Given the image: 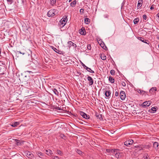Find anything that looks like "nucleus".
I'll return each mask as SVG.
<instances>
[{
	"label": "nucleus",
	"instance_id": "obj_1",
	"mask_svg": "<svg viewBox=\"0 0 159 159\" xmlns=\"http://www.w3.org/2000/svg\"><path fill=\"white\" fill-rule=\"evenodd\" d=\"M67 16H66L63 17V18L60 21L59 23V27H60V29L61 31L62 30L61 29L66 24V22L67 21Z\"/></svg>",
	"mask_w": 159,
	"mask_h": 159
},
{
	"label": "nucleus",
	"instance_id": "obj_2",
	"mask_svg": "<svg viewBox=\"0 0 159 159\" xmlns=\"http://www.w3.org/2000/svg\"><path fill=\"white\" fill-rule=\"evenodd\" d=\"M32 61H28L26 62L27 66H31L32 67H37L39 65L38 62L35 59L32 60Z\"/></svg>",
	"mask_w": 159,
	"mask_h": 159
},
{
	"label": "nucleus",
	"instance_id": "obj_3",
	"mask_svg": "<svg viewBox=\"0 0 159 159\" xmlns=\"http://www.w3.org/2000/svg\"><path fill=\"white\" fill-rule=\"evenodd\" d=\"M57 10L55 9L50 10L48 12V17L53 16L56 15Z\"/></svg>",
	"mask_w": 159,
	"mask_h": 159
},
{
	"label": "nucleus",
	"instance_id": "obj_4",
	"mask_svg": "<svg viewBox=\"0 0 159 159\" xmlns=\"http://www.w3.org/2000/svg\"><path fill=\"white\" fill-rule=\"evenodd\" d=\"M26 156L30 159H32L34 157V155L30 152L28 151H26L24 152Z\"/></svg>",
	"mask_w": 159,
	"mask_h": 159
},
{
	"label": "nucleus",
	"instance_id": "obj_5",
	"mask_svg": "<svg viewBox=\"0 0 159 159\" xmlns=\"http://www.w3.org/2000/svg\"><path fill=\"white\" fill-rule=\"evenodd\" d=\"M116 151H117V149H106V151L109 153L108 154L110 155H114Z\"/></svg>",
	"mask_w": 159,
	"mask_h": 159
},
{
	"label": "nucleus",
	"instance_id": "obj_6",
	"mask_svg": "<svg viewBox=\"0 0 159 159\" xmlns=\"http://www.w3.org/2000/svg\"><path fill=\"white\" fill-rule=\"evenodd\" d=\"M68 47L70 48L72 47L74 48H76L77 46L76 44L74 43L73 42L71 41H69L68 43Z\"/></svg>",
	"mask_w": 159,
	"mask_h": 159
},
{
	"label": "nucleus",
	"instance_id": "obj_7",
	"mask_svg": "<svg viewBox=\"0 0 159 159\" xmlns=\"http://www.w3.org/2000/svg\"><path fill=\"white\" fill-rule=\"evenodd\" d=\"M151 103L150 101H146L143 102L142 105V106L143 107H146L149 106Z\"/></svg>",
	"mask_w": 159,
	"mask_h": 159
},
{
	"label": "nucleus",
	"instance_id": "obj_8",
	"mask_svg": "<svg viewBox=\"0 0 159 159\" xmlns=\"http://www.w3.org/2000/svg\"><path fill=\"white\" fill-rule=\"evenodd\" d=\"M80 114L84 118L87 119H89L90 118V116L89 115H87L86 113L82 111L80 112Z\"/></svg>",
	"mask_w": 159,
	"mask_h": 159
},
{
	"label": "nucleus",
	"instance_id": "obj_9",
	"mask_svg": "<svg viewBox=\"0 0 159 159\" xmlns=\"http://www.w3.org/2000/svg\"><path fill=\"white\" fill-rule=\"evenodd\" d=\"M122 153H120L119 152V150L117 149V151H116V152H115L114 155L116 158H119L122 157Z\"/></svg>",
	"mask_w": 159,
	"mask_h": 159
},
{
	"label": "nucleus",
	"instance_id": "obj_10",
	"mask_svg": "<svg viewBox=\"0 0 159 159\" xmlns=\"http://www.w3.org/2000/svg\"><path fill=\"white\" fill-rule=\"evenodd\" d=\"M120 97L121 100H124L125 98V92L123 91H121L120 93Z\"/></svg>",
	"mask_w": 159,
	"mask_h": 159
},
{
	"label": "nucleus",
	"instance_id": "obj_11",
	"mask_svg": "<svg viewBox=\"0 0 159 159\" xmlns=\"http://www.w3.org/2000/svg\"><path fill=\"white\" fill-rule=\"evenodd\" d=\"M133 142V140L132 139H129L127 141H126L124 142V144L127 146L130 145L132 144Z\"/></svg>",
	"mask_w": 159,
	"mask_h": 159
},
{
	"label": "nucleus",
	"instance_id": "obj_12",
	"mask_svg": "<svg viewBox=\"0 0 159 159\" xmlns=\"http://www.w3.org/2000/svg\"><path fill=\"white\" fill-rule=\"evenodd\" d=\"M87 80L89 81V86H91L93 84V81L92 78L91 77L88 76L87 77Z\"/></svg>",
	"mask_w": 159,
	"mask_h": 159
},
{
	"label": "nucleus",
	"instance_id": "obj_13",
	"mask_svg": "<svg viewBox=\"0 0 159 159\" xmlns=\"http://www.w3.org/2000/svg\"><path fill=\"white\" fill-rule=\"evenodd\" d=\"M138 39L142 42L148 44H149V42L148 40L146 39L145 40L142 37H138Z\"/></svg>",
	"mask_w": 159,
	"mask_h": 159
},
{
	"label": "nucleus",
	"instance_id": "obj_14",
	"mask_svg": "<svg viewBox=\"0 0 159 159\" xmlns=\"http://www.w3.org/2000/svg\"><path fill=\"white\" fill-rule=\"evenodd\" d=\"M111 94V91L109 90H106L105 91V96L107 98H109Z\"/></svg>",
	"mask_w": 159,
	"mask_h": 159
},
{
	"label": "nucleus",
	"instance_id": "obj_15",
	"mask_svg": "<svg viewBox=\"0 0 159 159\" xmlns=\"http://www.w3.org/2000/svg\"><path fill=\"white\" fill-rule=\"evenodd\" d=\"M151 145L150 144L142 145V150H144L145 149H149V148L151 147Z\"/></svg>",
	"mask_w": 159,
	"mask_h": 159
},
{
	"label": "nucleus",
	"instance_id": "obj_16",
	"mask_svg": "<svg viewBox=\"0 0 159 159\" xmlns=\"http://www.w3.org/2000/svg\"><path fill=\"white\" fill-rule=\"evenodd\" d=\"M79 33L81 35H84L86 34V32L84 28L82 27L81 30L79 31Z\"/></svg>",
	"mask_w": 159,
	"mask_h": 159
},
{
	"label": "nucleus",
	"instance_id": "obj_17",
	"mask_svg": "<svg viewBox=\"0 0 159 159\" xmlns=\"http://www.w3.org/2000/svg\"><path fill=\"white\" fill-rule=\"evenodd\" d=\"M157 91V89L156 87H153L152 88L149 90V92L151 93H152L153 94L155 93V91Z\"/></svg>",
	"mask_w": 159,
	"mask_h": 159
},
{
	"label": "nucleus",
	"instance_id": "obj_18",
	"mask_svg": "<svg viewBox=\"0 0 159 159\" xmlns=\"http://www.w3.org/2000/svg\"><path fill=\"white\" fill-rule=\"evenodd\" d=\"M134 148H136L137 149H135V150L137 151H141L143 150L142 145H139L134 146Z\"/></svg>",
	"mask_w": 159,
	"mask_h": 159
},
{
	"label": "nucleus",
	"instance_id": "obj_19",
	"mask_svg": "<svg viewBox=\"0 0 159 159\" xmlns=\"http://www.w3.org/2000/svg\"><path fill=\"white\" fill-rule=\"evenodd\" d=\"M159 146V143L157 142H154L153 143V147L156 150L158 149V146Z\"/></svg>",
	"mask_w": 159,
	"mask_h": 159
},
{
	"label": "nucleus",
	"instance_id": "obj_20",
	"mask_svg": "<svg viewBox=\"0 0 159 159\" xmlns=\"http://www.w3.org/2000/svg\"><path fill=\"white\" fill-rule=\"evenodd\" d=\"M143 0H139L137 4V8H139L142 6Z\"/></svg>",
	"mask_w": 159,
	"mask_h": 159
},
{
	"label": "nucleus",
	"instance_id": "obj_21",
	"mask_svg": "<svg viewBox=\"0 0 159 159\" xmlns=\"http://www.w3.org/2000/svg\"><path fill=\"white\" fill-rule=\"evenodd\" d=\"M57 0H50L49 2L51 6H53L56 4Z\"/></svg>",
	"mask_w": 159,
	"mask_h": 159
},
{
	"label": "nucleus",
	"instance_id": "obj_22",
	"mask_svg": "<svg viewBox=\"0 0 159 159\" xmlns=\"http://www.w3.org/2000/svg\"><path fill=\"white\" fill-rule=\"evenodd\" d=\"M157 107H152L150 110H149V111L151 113H155L157 110Z\"/></svg>",
	"mask_w": 159,
	"mask_h": 159
},
{
	"label": "nucleus",
	"instance_id": "obj_23",
	"mask_svg": "<svg viewBox=\"0 0 159 159\" xmlns=\"http://www.w3.org/2000/svg\"><path fill=\"white\" fill-rule=\"evenodd\" d=\"M46 154L48 156L52 155L53 154L52 151L50 150H46Z\"/></svg>",
	"mask_w": 159,
	"mask_h": 159
},
{
	"label": "nucleus",
	"instance_id": "obj_24",
	"mask_svg": "<svg viewBox=\"0 0 159 159\" xmlns=\"http://www.w3.org/2000/svg\"><path fill=\"white\" fill-rule=\"evenodd\" d=\"M19 125V122H14L11 125L12 126L16 127L17 125Z\"/></svg>",
	"mask_w": 159,
	"mask_h": 159
},
{
	"label": "nucleus",
	"instance_id": "obj_25",
	"mask_svg": "<svg viewBox=\"0 0 159 159\" xmlns=\"http://www.w3.org/2000/svg\"><path fill=\"white\" fill-rule=\"evenodd\" d=\"M37 155L40 158H42L41 157L44 156V154L40 152H36Z\"/></svg>",
	"mask_w": 159,
	"mask_h": 159
},
{
	"label": "nucleus",
	"instance_id": "obj_26",
	"mask_svg": "<svg viewBox=\"0 0 159 159\" xmlns=\"http://www.w3.org/2000/svg\"><path fill=\"white\" fill-rule=\"evenodd\" d=\"M77 3V1L76 0L73 1L70 3V6L74 7L75 6Z\"/></svg>",
	"mask_w": 159,
	"mask_h": 159
},
{
	"label": "nucleus",
	"instance_id": "obj_27",
	"mask_svg": "<svg viewBox=\"0 0 159 159\" xmlns=\"http://www.w3.org/2000/svg\"><path fill=\"white\" fill-rule=\"evenodd\" d=\"M85 69H86L87 71L89 72L90 73H94V72L93 70H92L90 68H89L87 66L86 67Z\"/></svg>",
	"mask_w": 159,
	"mask_h": 159
},
{
	"label": "nucleus",
	"instance_id": "obj_28",
	"mask_svg": "<svg viewBox=\"0 0 159 159\" xmlns=\"http://www.w3.org/2000/svg\"><path fill=\"white\" fill-rule=\"evenodd\" d=\"M51 48L53 50H54L55 52H56L57 53H59V52L60 51H59L58 50H57V48H55V47H54L53 46H51Z\"/></svg>",
	"mask_w": 159,
	"mask_h": 159
},
{
	"label": "nucleus",
	"instance_id": "obj_29",
	"mask_svg": "<svg viewBox=\"0 0 159 159\" xmlns=\"http://www.w3.org/2000/svg\"><path fill=\"white\" fill-rule=\"evenodd\" d=\"M84 22L86 24H88L90 23V20L88 18H84Z\"/></svg>",
	"mask_w": 159,
	"mask_h": 159
},
{
	"label": "nucleus",
	"instance_id": "obj_30",
	"mask_svg": "<svg viewBox=\"0 0 159 159\" xmlns=\"http://www.w3.org/2000/svg\"><path fill=\"white\" fill-rule=\"evenodd\" d=\"M52 91H53V93L55 95H56L57 96H58L59 93H58V91H57V89H56L55 88H53L52 89Z\"/></svg>",
	"mask_w": 159,
	"mask_h": 159
},
{
	"label": "nucleus",
	"instance_id": "obj_31",
	"mask_svg": "<svg viewBox=\"0 0 159 159\" xmlns=\"http://www.w3.org/2000/svg\"><path fill=\"white\" fill-rule=\"evenodd\" d=\"M14 140L16 142V143L17 145L18 146L21 145V143L20 140L17 139H15Z\"/></svg>",
	"mask_w": 159,
	"mask_h": 159
},
{
	"label": "nucleus",
	"instance_id": "obj_32",
	"mask_svg": "<svg viewBox=\"0 0 159 159\" xmlns=\"http://www.w3.org/2000/svg\"><path fill=\"white\" fill-rule=\"evenodd\" d=\"M96 116L97 117H98L100 120H102V116L101 114H99L97 113L96 114Z\"/></svg>",
	"mask_w": 159,
	"mask_h": 159
},
{
	"label": "nucleus",
	"instance_id": "obj_33",
	"mask_svg": "<svg viewBox=\"0 0 159 159\" xmlns=\"http://www.w3.org/2000/svg\"><path fill=\"white\" fill-rule=\"evenodd\" d=\"M101 59L103 60H104L106 59V57L104 54H101L100 56Z\"/></svg>",
	"mask_w": 159,
	"mask_h": 159
},
{
	"label": "nucleus",
	"instance_id": "obj_34",
	"mask_svg": "<svg viewBox=\"0 0 159 159\" xmlns=\"http://www.w3.org/2000/svg\"><path fill=\"white\" fill-rule=\"evenodd\" d=\"M139 21V19L138 18L135 19L134 20V24H137Z\"/></svg>",
	"mask_w": 159,
	"mask_h": 159
},
{
	"label": "nucleus",
	"instance_id": "obj_35",
	"mask_svg": "<svg viewBox=\"0 0 159 159\" xmlns=\"http://www.w3.org/2000/svg\"><path fill=\"white\" fill-rule=\"evenodd\" d=\"M109 80L110 81V82L112 83H114V79L113 78V77H111V76L109 77Z\"/></svg>",
	"mask_w": 159,
	"mask_h": 159
},
{
	"label": "nucleus",
	"instance_id": "obj_36",
	"mask_svg": "<svg viewBox=\"0 0 159 159\" xmlns=\"http://www.w3.org/2000/svg\"><path fill=\"white\" fill-rule=\"evenodd\" d=\"M144 159H150L149 155L147 153H145L144 155Z\"/></svg>",
	"mask_w": 159,
	"mask_h": 159
},
{
	"label": "nucleus",
	"instance_id": "obj_37",
	"mask_svg": "<svg viewBox=\"0 0 159 159\" xmlns=\"http://www.w3.org/2000/svg\"><path fill=\"white\" fill-rule=\"evenodd\" d=\"M76 151L78 153L79 155H82L83 152L80 150H79L78 149H77Z\"/></svg>",
	"mask_w": 159,
	"mask_h": 159
},
{
	"label": "nucleus",
	"instance_id": "obj_38",
	"mask_svg": "<svg viewBox=\"0 0 159 159\" xmlns=\"http://www.w3.org/2000/svg\"><path fill=\"white\" fill-rule=\"evenodd\" d=\"M57 153L58 155H59L60 156L62 155V152L61 151H60L59 150H57Z\"/></svg>",
	"mask_w": 159,
	"mask_h": 159
},
{
	"label": "nucleus",
	"instance_id": "obj_39",
	"mask_svg": "<svg viewBox=\"0 0 159 159\" xmlns=\"http://www.w3.org/2000/svg\"><path fill=\"white\" fill-rule=\"evenodd\" d=\"M84 9L82 8L80 10V12L81 14H82L84 13Z\"/></svg>",
	"mask_w": 159,
	"mask_h": 159
},
{
	"label": "nucleus",
	"instance_id": "obj_40",
	"mask_svg": "<svg viewBox=\"0 0 159 159\" xmlns=\"http://www.w3.org/2000/svg\"><path fill=\"white\" fill-rule=\"evenodd\" d=\"M111 74L112 75H114L115 73V71L114 70H111L110 71Z\"/></svg>",
	"mask_w": 159,
	"mask_h": 159
},
{
	"label": "nucleus",
	"instance_id": "obj_41",
	"mask_svg": "<svg viewBox=\"0 0 159 159\" xmlns=\"http://www.w3.org/2000/svg\"><path fill=\"white\" fill-rule=\"evenodd\" d=\"M7 2L9 4H11L13 2V0H7Z\"/></svg>",
	"mask_w": 159,
	"mask_h": 159
},
{
	"label": "nucleus",
	"instance_id": "obj_42",
	"mask_svg": "<svg viewBox=\"0 0 159 159\" xmlns=\"http://www.w3.org/2000/svg\"><path fill=\"white\" fill-rule=\"evenodd\" d=\"M60 137L61 138L63 139H65V138H66V137L65 136V135L63 134H61L60 135Z\"/></svg>",
	"mask_w": 159,
	"mask_h": 159
},
{
	"label": "nucleus",
	"instance_id": "obj_43",
	"mask_svg": "<svg viewBox=\"0 0 159 159\" xmlns=\"http://www.w3.org/2000/svg\"><path fill=\"white\" fill-rule=\"evenodd\" d=\"M100 46L104 49H105V48H106V46H104V44H100Z\"/></svg>",
	"mask_w": 159,
	"mask_h": 159
},
{
	"label": "nucleus",
	"instance_id": "obj_44",
	"mask_svg": "<svg viewBox=\"0 0 159 159\" xmlns=\"http://www.w3.org/2000/svg\"><path fill=\"white\" fill-rule=\"evenodd\" d=\"M104 17L106 18H108L109 17V16L107 14H105L103 16Z\"/></svg>",
	"mask_w": 159,
	"mask_h": 159
},
{
	"label": "nucleus",
	"instance_id": "obj_45",
	"mask_svg": "<svg viewBox=\"0 0 159 159\" xmlns=\"http://www.w3.org/2000/svg\"><path fill=\"white\" fill-rule=\"evenodd\" d=\"M87 48L89 50H90L91 48V45L89 44L87 45Z\"/></svg>",
	"mask_w": 159,
	"mask_h": 159
},
{
	"label": "nucleus",
	"instance_id": "obj_46",
	"mask_svg": "<svg viewBox=\"0 0 159 159\" xmlns=\"http://www.w3.org/2000/svg\"><path fill=\"white\" fill-rule=\"evenodd\" d=\"M52 158L53 159H59L58 157L57 156H52Z\"/></svg>",
	"mask_w": 159,
	"mask_h": 159
},
{
	"label": "nucleus",
	"instance_id": "obj_47",
	"mask_svg": "<svg viewBox=\"0 0 159 159\" xmlns=\"http://www.w3.org/2000/svg\"><path fill=\"white\" fill-rule=\"evenodd\" d=\"M121 84L122 86L124 87H125L126 86V84L124 82H122L121 83Z\"/></svg>",
	"mask_w": 159,
	"mask_h": 159
},
{
	"label": "nucleus",
	"instance_id": "obj_48",
	"mask_svg": "<svg viewBox=\"0 0 159 159\" xmlns=\"http://www.w3.org/2000/svg\"><path fill=\"white\" fill-rule=\"evenodd\" d=\"M156 17L157 20L159 21V12L156 15Z\"/></svg>",
	"mask_w": 159,
	"mask_h": 159
},
{
	"label": "nucleus",
	"instance_id": "obj_49",
	"mask_svg": "<svg viewBox=\"0 0 159 159\" xmlns=\"http://www.w3.org/2000/svg\"><path fill=\"white\" fill-rule=\"evenodd\" d=\"M143 18L145 20H146V19H147V16L146 15H144L143 16Z\"/></svg>",
	"mask_w": 159,
	"mask_h": 159
},
{
	"label": "nucleus",
	"instance_id": "obj_50",
	"mask_svg": "<svg viewBox=\"0 0 159 159\" xmlns=\"http://www.w3.org/2000/svg\"><path fill=\"white\" fill-rule=\"evenodd\" d=\"M154 5H152L151 7H150V9L151 10H153L154 9Z\"/></svg>",
	"mask_w": 159,
	"mask_h": 159
},
{
	"label": "nucleus",
	"instance_id": "obj_51",
	"mask_svg": "<svg viewBox=\"0 0 159 159\" xmlns=\"http://www.w3.org/2000/svg\"><path fill=\"white\" fill-rule=\"evenodd\" d=\"M82 66L84 67V68L85 69L86 67H87V66H85L84 63H82Z\"/></svg>",
	"mask_w": 159,
	"mask_h": 159
},
{
	"label": "nucleus",
	"instance_id": "obj_52",
	"mask_svg": "<svg viewBox=\"0 0 159 159\" xmlns=\"http://www.w3.org/2000/svg\"><path fill=\"white\" fill-rule=\"evenodd\" d=\"M119 95V93L117 92H115V96H117Z\"/></svg>",
	"mask_w": 159,
	"mask_h": 159
},
{
	"label": "nucleus",
	"instance_id": "obj_53",
	"mask_svg": "<svg viewBox=\"0 0 159 159\" xmlns=\"http://www.w3.org/2000/svg\"><path fill=\"white\" fill-rule=\"evenodd\" d=\"M17 52L18 53H20V54H22L24 55L25 54V53H22V52H21L20 51H17Z\"/></svg>",
	"mask_w": 159,
	"mask_h": 159
},
{
	"label": "nucleus",
	"instance_id": "obj_54",
	"mask_svg": "<svg viewBox=\"0 0 159 159\" xmlns=\"http://www.w3.org/2000/svg\"><path fill=\"white\" fill-rule=\"evenodd\" d=\"M57 109L59 110H61V108L59 107H57Z\"/></svg>",
	"mask_w": 159,
	"mask_h": 159
},
{
	"label": "nucleus",
	"instance_id": "obj_55",
	"mask_svg": "<svg viewBox=\"0 0 159 159\" xmlns=\"http://www.w3.org/2000/svg\"><path fill=\"white\" fill-rule=\"evenodd\" d=\"M27 72H29L30 73H32V72L31 71H28Z\"/></svg>",
	"mask_w": 159,
	"mask_h": 159
},
{
	"label": "nucleus",
	"instance_id": "obj_56",
	"mask_svg": "<svg viewBox=\"0 0 159 159\" xmlns=\"http://www.w3.org/2000/svg\"><path fill=\"white\" fill-rule=\"evenodd\" d=\"M72 0H69V2H70L72 1Z\"/></svg>",
	"mask_w": 159,
	"mask_h": 159
},
{
	"label": "nucleus",
	"instance_id": "obj_57",
	"mask_svg": "<svg viewBox=\"0 0 159 159\" xmlns=\"http://www.w3.org/2000/svg\"><path fill=\"white\" fill-rule=\"evenodd\" d=\"M78 73V74L79 75H80L81 74L80 73Z\"/></svg>",
	"mask_w": 159,
	"mask_h": 159
},
{
	"label": "nucleus",
	"instance_id": "obj_58",
	"mask_svg": "<svg viewBox=\"0 0 159 159\" xmlns=\"http://www.w3.org/2000/svg\"><path fill=\"white\" fill-rule=\"evenodd\" d=\"M157 38L159 40V35L158 36Z\"/></svg>",
	"mask_w": 159,
	"mask_h": 159
},
{
	"label": "nucleus",
	"instance_id": "obj_59",
	"mask_svg": "<svg viewBox=\"0 0 159 159\" xmlns=\"http://www.w3.org/2000/svg\"><path fill=\"white\" fill-rule=\"evenodd\" d=\"M22 0V2L23 3V2H24L23 0Z\"/></svg>",
	"mask_w": 159,
	"mask_h": 159
},
{
	"label": "nucleus",
	"instance_id": "obj_60",
	"mask_svg": "<svg viewBox=\"0 0 159 159\" xmlns=\"http://www.w3.org/2000/svg\"><path fill=\"white\" fill-rule=\"evenodd\" d=\"M158 48H159V44L158 45Z\"/></svg>",
	"mask_w": 159,
	"mask_h": 159
},
{
	"label": "nucleus",
	"instance_id": "obj_61",
	"mask_svg": "<svg viewBox=\"0 0 159 159\" xmlns=\"http://www.w3.org/2000/svg\"><path fill=\"white\" fill-rule=\"evenodd\" d=\"M135 159H139V158H136Z\"/></svg>",
	"mask_w": 159,
	"mask_h": 159
}]
</instances>
